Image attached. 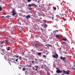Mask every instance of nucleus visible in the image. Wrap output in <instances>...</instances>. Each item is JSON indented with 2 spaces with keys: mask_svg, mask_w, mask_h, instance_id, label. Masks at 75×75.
<instances>
[{
  "mask_svg": "<svg viewBox=\"0 0 75 75\" xmlns=\"http://www.w3.org/2000/svg\"><path fill=\"white\" fill-rule=\"evenodd\" d=\"M33 47H34V48L35 47H35H39V45L38 44V42H35V43H33Z\"/></svg>",
  "mask_w": 75,
  "mask_h": 75,
  "instance_id": "f257e3e1",
  "label": "nucleus"
},
{
  "mask_svg": "<svg viewBox=\"0 0 75 75\" xmlns=\"http://www.w3.org/2000/svg\"><path fill=\"white\" fill-rule=\"evenodd\" d=\"M55 55H52V57H53V58H56V59H57L58 58V55L57 54V53L56 52Z\"/></svg>",
  "mask_w": 75,
  "mask_h": 75,
  "instance_id": "f03ea898",
  "label": "nucleus"
},
{
  "mask_svg": "<svg viewBox=\"0 0 75 75\" xmlns=\"http://www.w3.org/2000/svg\"><path fill=\"white\" fill-rule=\"evenodd\" d=\"M63 71L64 72V74H67V75H69L70 72L69 70H67V71H65L64 70H63Z\"/></svg>",
  "mask_w": 75,
  "mask_h": 75,
  "instance_id": "7ed1b4c3",
  "label": "nucleus"
},
{
  "mask_svg": "<svg viewBox=\"0 0 75 75\" xmlns=\"http://www.w3.org/2000/svg\"><path fill=\"white\" fill-rule=\"evenodd\" d=\"M12 16H15V15L17 14V13L15 12V11L14 10H12Z\"/></svg>",
  "mask_w": 75,
  "mask_h": 75,
  "instance_id": "20e7f679",
  "label": "nucleus"
},
{
  "mask_svg": "<svg viewBox=\"0 0 75 75\" xmlns=\"http://www.w3.org/2000/svg\"><path fill=\"white\" fill-rule=\"evenodd\" d=\"M60 58L61 59H62V60H63V61H65V59H66V58L65 57H62V56H61L60 57Z\"/></svg>",
  "mask_w": 75,
  "mask_h": 75,
  "instance_id": "39448f33",
  "label": "nucleus"
},
{
  "mask_svg": "<svg viewBox=\"0 0 75 75\" xmlns=\"http://www.w3.org/2000/svg\"><path fill=\"white\" fill-rule=\"evenodd\" d=\"M56 72L57 74H59L60 73H62V71H60L59 69H58L56 71Z\"/></svg>",
  "mask_w": 75,
  "mask_h": 75,
  "instance_id": "423d86ee",
  "label": "nucleus"
},
{
  "mask_svg": "<svg viewBox=\"0 0 75 75\" xmlns=\"http://www.w3.org/2000/svg\"><path fill=\"white\" fill-rule=\"evenodd\" d=\"M26 18H27V19L28 20V19L30 18V16L29 15H27V16H26Z\"/></svg>",
  "mask_w": 75,
  "mask_h": 75,
  "instance_id": "0eeeda50",
  "label": "nucleus"
},
{
  "mask_svg": "<svg viewBox=\"0 0 75 75\" xmlns=\"http://www.w3.org/2000/svg\"><path fill=\"white\" fill-rule=\"evenodd\" d=\"M9 17H10L9 16H7L5 17V19H6V20H8V18H9Z\"/></svg>",
  "mask_w": 75,
  "mask_h": 75,
  "instance_id": "6e6552de",
  "label": "nucleus"
},
{
  "mask_svg": "<svg viewBox=\"0 0 75 75\" xmlns=\"http://www.w3.org/2000/svg\"><path fill=\"white\" fill-rule=\"evenodd\" d=\"M47 27H48V25L47 24H45L44 26V28H47Z\"/></svg>",
  "mask_w": 75,
  "mask_h": 75,
  "instance_id": "1a4fd4ad",
  "label": "nucleus"
},
{
  "mask_svg": "<svg viewBox=\"0 0 75 75\" xmlns=\"http://www.w3.org/2000/svg\"><path fill=\"white\" fill-rule=\"evenodd\" d=\"M45 46H49V47H52V45H49V44H47V45H46Z\"/></svg>",
  "mask_w": 75,
  "mask_h": 75,
  "instance_id": "9d476101",
  "label": "nucleus"
},
{
  "mask_svg": "<svg viewBox=\"0 0 75 75\" xmlns=\"http://www.w3.org/2000/svg\"><path fill=\"white\" fill-rule=\"evenodd\" d=\"M6 42L7 44H8L10 42V41L9 40H6Z\"/></svg>",
  "mask_w": 75,
  "mask_h": 75,
  "instance_id": "9b49d317",
  "label": "nucleus"
},
{
  "mask_svg": "<svg viewBox=\"0 0 75 75\" xmlns=\"http://www.w3.org/2000/svg\"><path fill=\"white\" fill-rule=\"evenodd\" d=\"M56 38H59V35H56Z\"/></svg>",
  "mask_w": 75,
  "mask_h": 75,
  "instance_id": "f8f14e48",
  "label": "nucleus"
},
{
  "mask_svg": "<svg viewBox=\"0 0 75 75\" xmlns=\"http://www.w3.org/2000/svg\"><path fill=\"white\" fill-rule=\"evenodd\" d=\"M13 5V4H8V6L9 7H11V6Z\"/></svg>",
  "mask_w": 75,
  "mask_h": 75,
  "instance_id": "ddd939ff",
  "label": "nucleus"
},
{
  "mask_svg": "<svg viewBox=\"0 0 75 75\" xmlns=\"http://www.w3.org/2000/svg\"><path fill=\"white\" fill-rule=\"evenodd\" d=\"M53 8L54 9V10H56L57 8H56V7H54V6H53Z\"/></svg>",
  "mask_w": 75,
  "mask_h": 75,
  "instance_id": "4468645a",
  "label": "nucleus"
},
{
  "mask_svg": "<svg viewBox=\"0 0 75 75\" xmlns=\"http://www.w3.org/2000/svg\"><path fill=\"white\" fill-rule=\"evenodd\" d=\"M35 67L36 68L38 69V68H39V67H38V66H35Z\"/></svg>",
  "mask_w": 75,
  "mask_h": 75,
  "instance_id": "2eb2a0df",
  "label": "nucleus"
},
{
  "mask_svg": "<svg viewBox=\"0 0 75 75\" xmlns=\"http://www.w3.org/2000/svg\"><path fill=\"white\" fill-rule=\"evenodd\" d=\"M32 6H35V4H32Z\"/></svg>",
  "mask_w": 75,
  "mask_h": 75,
  "instance_id": "dca6fc26",
  "label": "nucleus"
},
{
  "mask_svg": "<svg viewBox=\"0 0 75 75\" xmlns=\"http://www.w3.org/2000/svg\"><path fill=\"white\" fill-rule=\"evenodd\" d=\"M63 41H67V39L64 38L63 39Z\"/></svg>",
  "mask_w": 75,
  "mask_h": 75,
  "instance_id": "f3484780",
  "label": "nucleus"
},
{
  "mask_svg": "<svg viewBox=\"0 0 75 75\" xmlns=\"http://www.w3.org/2000/svg\"><path fill=\"white\" fill-rule=\"evenodd\" d=\"M23 71H25V70H26V69H25V68H23Z\"/></svg>",
  "mask_w": 75,
  "mask_h": 75,
  "instance_id": "a211bd4d",
  "label": "nucleus"
},
{
  "mask_svg": "<svg viewBox=\"0 0 75 75\" xmlns=\"http://www.w3.org/2000/svg\"><path fill=\"white\" fill-rule=\"evenodd\" d=\"M28 6H30V7H31L32 6V5L31 4H29Z\"/></svg>",
  "mask_w": 75,
  "mask_h": 75,
  "instance_id": "6ab92c4d",
  "label": "nucleus"
},
{
  "mask_svg": "<svg viewBox=\"0 0 75 75\" xmlns=\"http://www.w3.org/2000/svg\"><path fill=\"white\" fill-rule=\"evenodd\" d=\"M38 55H41V53H40V52H38Z\"/></svg>",
  "mask_w": 75,
  "mask_h": 75,
  "instance_id": "aec40b11",
  "label": "nucleus"
},
{
  "mask_svg": "<svg viewBox=\"0 0 75 75\" xmlns=\"http://www.w3.org/2000/svg\"><path fill=\"white\" fill-rule=\"evenodd\" d=\"M43 21H44V23H47V22L46 21V20H44Z\"/></svg>",
  "mask_w": 75,
  "mask_h": 75,
  "instance_id": "412c9836",
  "label": "nucleus"
},
{
  "mask_svg": "<svg viewBox=\"0 0 75 75\" xmlns=\"http://www.w3.org/2000/svg\"><path fill=\"white\" fill-rule=\"evenodd\" d=\"M3 51V50L1 49H0V52H2Z\"/></svg>",
  "mask_w": 75,
  "mask_h": 75,
  "instance_id": "4be33fe9",
  "label": "nucleus"
},
{
  "mask_svg": "<svg viewBox=\"0 0 75 75\" xmlns=\"http://www.w3.org/2000/svg\"><path fill=\"white\" fill-rule=\"evenodd\" d=\"M7 50H10V47H8V49H7Z\"/></svg>",
  "mask_w": 75,
  "mask_h": 75,
  "instance_id": "5701e85b",
  "label": "nucleus"
},
{
  "mask_svg": "<svg viewBox=\"0 0 75 75\" xmlns=\"http://www.w3.org/2000/svg\"><path fill=\"white\" fill-rule=\"evenodd\" d=\"M2 10V8L0 6V11H1Z\"/></svg>",
  "mask_w": 75,
  "mask_h": 75,
  "instance_id": "b1692460",
  "label": "nucleus"
},
{
  "mask_svg": "<svg viewBox=\"0 0 75 75\" xmlns=\"http://www.w3.org/2000/svg\"><path fill=\"white\" fill-rule=\"evenodd\" d=\"M29 10H32V8H29Z\"/></svg>",
  "mask_w": 75,
  "mask_h": 75,
  "instance_id": "393cba45",
  "label": "nucleus"
},
{
  "mask_svg": "<svg viewBox=\"0 0 75 75\" xmlns=\"http://www.w3.org/2000/svg\"><path fill=\"white\" fill-rule=\"evenodd\" d=\"M18 59H17L16 60V62H18Z\"/></svg>",
  "mask_w": 75,
  "mask_h": 75,
  "instance_id": "a878e982",
  "label": "nucleus"
},
{
  "mask_svg": "<svg viewBox=\"0 0 75 75\" xmlns=\"http://www.w3.org/2000/svg\"><path fill=\"white\" fill-rule=\"evenodd\" d=\"M28 2H30V1H31L32 0H27Z\"/></svg>",
  "mask_w": 75,
  "mask_h": 75,
  "instance_id": "bb28decb",
  "label": "nucleus"
},
{
  "mask_svg": "<svg viewBox=\"0 0 75 75\" xmlns=\"http://www.w3.org/2000/svg\"><path fill=\"white\" fill-rule=\"evenodd\" d=\"M28 72H27V71H25V74H27Z\"/></svg>",
  "mask_w": 75,
  "mask_h": 75,
  "instance_id": "cd10ccee",
  "label": "nucleus"
},
{
  "mask_svg": "<svg viewBox=\"0 0 75 75\" xmlns=\"http://www.w3.org/2000/svg\"><path fill=\"white\" fill-rule=\"evenodd\" d=\"M43 57H44V58H45V57H47L46 56H45V55H43Z\"/></svg>",
  "mask_w": 75,
  "mask_h": 75,
  "instance_id": "c85d7f7f",
  "label": "nucleus"
},
{
  "mask_svg": "<svg viewBox=\"0 0 75 75\" xmlns=\"http://www.w3.org/2000/svg\"><path fill=\"white\" fill-rule=\"evenodd\" d=\"M63 20H64V21H65V18H63Z\"/></svg>",
  "mask_w": 75,
  "mask_h": 75,
  "instance_id": "c756f323",
  "label": "nucleus"
},
{
  "mask_svg": "<svg viewBox=\"0 0 75 75\" xmlns=\"http://www.w3.org/2000/svg\"><path fill=\"white\" fill-rule=\"evenodd\" d=\"M18 57H19V56H18V55L16 56V58H18Z\"/></svg>",
  "mask_w": 75,
  "mask_h": 75,
  "instance_id": "7c9ffc66",
  "label": "nucleus"
},
{
  "mask_svg": "<svg viewBox=\"0 0 75 75\" xmlns=\"http://www.w3.org/2000/svg\"><path fill=\"white\" fill-rule=\"evenodd\" d=\"M4 43V42H1V44H3Z\"/></svg>",
  "mask_w": 75,
  "mask_h": 75,
  "instance_id": "2f4dec72",
  "label": "nucleus"
},
{
  "mask_svg": "<svg viewBox=\"0 0 75 75\" xmlns=\"http://www.w3.org/2000/svg\"><path fill=\"white\" fill-rule=\"evenodd\" d=\"M32 63H34V61H33L32 62Z\"/></svg>",
  "mask_w": 75,
  "mask_h": 75,
  "instance_id": "473e14b6",
  "label": "nucleus"
},
{
  "mask_svg": "<svg viewBox=\"0 0 75 75\" xmlns=\"http://www.w3.org/2000/svg\"><path fill=\"white\" fill-rule=\"evenodd\" d=\"M41 26H42V27H43V26H44V24H42L41 25Z\"/></svg>",
  "mask_w": 75,
  "mask_h": 75,
  "instance_id": "72a5a7b5",
  "label": "nucleus"
},
{
  "mask_svg": "<svg viewBox=\"0 0 75 75\" xmlns=\"http://www.w3.org/2000/svg\"><path fill=\"white\" fill-rule=\"evenodd\" d=\"M5 14H6V13H3V15H5Z\"/></svg>",
  "mask_w": 75,
  "mask_h": 75,
  "instance_id": "f704fd0d",
  "label": "nucleus"
},
{
  "mask_svg": "<svg viewBox=\"0 0 75 75\" xmlns=\"http://www.w3.org/2000/svg\"><path fill=\"white\" fill-rule=\"evenodd\" d=\"M52 20H53V19H54V17H53L52 18Z\"/></svg>",
  "mask_w": 75,
  "mask_h": 75,
  "instance_id": "c9c22d12",
  "label": "nucleus"
},
{
  "mask_svg": "<svg viewBox=\"0 0 75 75\" xmlns=\"http://www.w3.org/2000/svg\"><path fill=\"white\" fill-rule=\"evenodd\" d=\"M35 70L36 71H37V70H38V69H35Z\"/></svg>",
  "mask_w": 75,
  "mask_h": 75,
  "instance_id": "e433bc0d",
  "label": "nucleus"
},
{
  "mask_svg": "<svg viewBox=\"0 0 75 75\" xmlns=\"http://www.w3.org/2000/svg\"><path fill=\"white\" fill-rule=\"evenodd\" d=\"M35 61H37V59H35Z\"/></svg>",
  "mask_w": 75,
  "mask_h": 75,
  "instance_id": "4c0bfd02",
  "label": "nucleus"
},
{
  "mask_svg": "<svg viewBox=\"0 0 75 75\" xmlns=\"http://www.w3.org/2000/svg\"><path fill=\"white\" fill-rule=\"evenodd\" d=\"M56 69H57V70H58V69H58V68H57Z\"/></svg>",
  "mask_w": 75,
  "mask_h": 75,
  "instance_id": "58836bf2",
  "label": "nucleus"
},
{
  "mask_svg": "<svg viewBox=\"0 0 75 75\" xmlns=\"http://www.w3.org/2000/svg\"><path fill=\"white\" fill-rule=\"evenodd\" d=\"M37 2H38V3H40V1H37Z\"/></svg>",
  "mask_w": 75,
  "mask_h": 75,
  "instance_id": "ea45409f",
  "label": "nucleus"
},
{
  "mask_svg": "<svg viewBox=\"0 0 75 75\" xmlns=\"http://www.w3.org/2000/svg\"><path fill=\"white\" fill-rule=\"evenodd\" d=\"M29 67H31V66L30 65L29 66Z\"/></svg>",
  "mask_w": 75,
  "mask_h": 75,
  "instance_id": "a19ab883",
  "label": "nucleus"
},
{
  "mask_svg": "<svg viewBox=\"0 0 75 75\" xmlns=\"http://www.w3.org/2000/svg\"><path fill=\"white\" fill-rule=\"evenodd\" d=\"M56 31H57V32H58V30H56Z\"/></svg>",
  "mask_w": 75,
  "mask_h": 75,
  "instance_id": "79ce46f5",
  "label": "nucleus"
},
{
  "mask_svg": "<svg viewBox=\"0 0 75 75\" xmlns=\"http://www.w3.org/2000/svg\"><path fill=\"white\" fill-rule=\"evenodd\" d=\"M4 17V16H2V18H3Z\"/></svg>",
  "mask_w": 75,
  "mask_h": 75,
  "instance_id": "37998d69",
  "label": "nucleus"
},
{
  "mask_svg": "<svg viewBox=\"0 0 75 75\" xmlns=\"http://www.w3.org/2000/svg\"><path fill=\"white\" fill-rule=\"evenodd\" d=\"M64 44H66V42H64Z\"/></svg>",
  "mask_w": 75,
  "mask_h": 75,
  "instance_id": "c03bdc74",
  "label": "nucleus"
},
{
  "mask_svg": "<svg viewBox=\"0 0 75 75\" xmlns=\"http://www.w3.org/2000/svg\"><path fill=\"white\" fill-rule=\"evenodd\" d=\"M44 67H46V66H45V64H44Z\"/></svg>",
  "mask_w": 75,
  "mask_h": 75,
  "instance_id": "a18cd8bd",
  "label": "nucleus"
},
{
  "mask_svg": "<svg viewBox=\"0 0 75 75\" xmlns=\"http://www.w3.org/2000/svg\"><path fill=\"white\" fill-rule=\"evenodd\" d=\"M59 49H60L61 50V48L60 47Z\"/></svg>",
  "mask_w": 75,
  "mask_h": 75,
  "instance_id": "49530a36",
  "label": "nucleus"
},
{
  "mask_svg": "<svg viewBox=\"0 0 75 75\" xmlns=\"http://www.w3.org/2000/svg\"><path fill=\"white\" fill-rule=\"evenodd\" d=\"M47 54H48V53H47V54H46V55H47Z\"/></svg>",
  "mask_w": 75,
  "mask_h": 75,
  "instance_id": "de8ad7c7",
  "label": "nucleus"
},
{
  "mask_svg": "<svg viewBox=\"0 0 75 75\" xmlns=\"http://www.w3.org/2000/svg\"><path fill=\"white\" fill-rule=\"evenodd\" d=\"M19 33H21V31H20V32H19Z\"/></svg>",
  "mask_w": 75,
  "mask_h": 75,
  "instance_id": "09e8293b",
  "label": "nucleus"
},
{
  "mask_svg": "<svg viewBox=\"0 0 75 75\" xmlns=\"http://www.w3.org/2000/svg\"><path fill=\"white\" fill-rule=\"evenodd\" d=\"M17 20H18V21H19V19H18Z\"/></svg>",
  "mask_w": 75,
  "mask_h": 75,
  "instance_id": "8fccbe9b",
  "label": "nucleus"
},
{
  "mask_svg": "<svg viewBox=\"0 0 75 75\" xmlns=\"http://www.w3.org/2000/svg\"><path fill=\"white\" fill-rule=\"evenodd\" d=\"M30 65H31V64H30Z\"/></svg>",
  "mask_w": 75,
  "mask_h": 75,
  "instance_id": "3c124183",
  "label": "nucleus"
},
{
  "mask_svg": "<svg viewBox=\"0 0 75 75\" xmlns=\"http://www.w3.org/2000/svg\"><path fill=\"white\" fill-rule=\"evenodd\" d=\"M33 69H34V68H33Z\"/></svg>",
  "mask_w": 75,
  "mask_h": 75,
  "instance_id": "603ef678",
  "label": "nucleus"
},
{
  "mask_svg": "<svg viewBox=\"0 0 75 75\" xmlns=\"http://www.w3.org/2000/svg\"><path fill=\"white\" fill-rule=\"evenodd\" d=\"M44 42H45V41H44Z\"/></svg>",
  "mask_w": 75,
  "mask_h": 75,
  "instance_id": "864d4df0",
  "label": "nucleus"
},
{
  "mask_svg": "<svg viewBox=\"0 0 75 75\" xmlns=\"http://www.w3.org/2000/svg\"><path fill=\"white\" fill-rule=\"evenodd\" d=\"M55 75H57V74H55Z\"/></svg>",
  "mask_w": 75,
  "mask_h": 75,
  "instance_id": "5fc2aeb1",
  "label": "nucleus"
},
{
  "mask_svg": "<svg viewBox=\"0 0 75 75\" xmlns=\"http://www.w3.org/2000/svg\"><path fill=\"white\" fill-rule=\"evenodd\" d=\"M39 6H40V5H39Z\"/></svg>",
  "mask_w": 75,
  "mask_h": 75,
  "instance_id": "6e6d98bb",
  "label": "nucleus"
},
{
  "mask_svg": "<svg viewBox=\"0 0 75 75\" xmlns=\"http://www.w3.org/2000/svg\"><path fill=\"white\" fill-rule=\"evenodd\" d=\"M42 67H43V66H42Z\"/></svg>",
  "mask_w": 75,
  "mask_h": 75,
  "instance_id": "4d7b16f0",
  "label": "nucleus"
}]
</instances>
